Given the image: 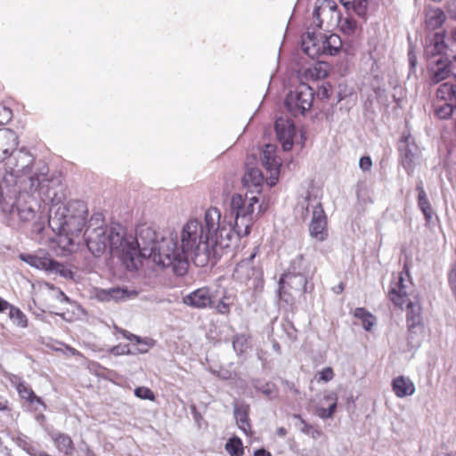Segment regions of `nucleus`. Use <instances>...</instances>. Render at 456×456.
<instances>
[{"label":"nucleus","instance_id":"f257e3e1","mask_svg":"<svg viewBox=\"0 0 456 456\" xmlns=\"http://www.w3.org/2000/svg\"><path fill=\"white\" fill-rule=\"evenodd\" d=\"M208 240L202 221L191 217L183 224L179 235L175 231L160 234L154 230V238L148 245L151 254L146 258L164 268L172 267L175 273L182 276L187 272L189 259L197 266L216 262L218 258Z\"/></svg>","mask_w":456,"mask_h":456},{"label":"nucleus","instance_id":"f03ea898","mask_svg":"<svg viewBox=\"0 0 456 456\" xmlns=\"http://www.w3.org/2000/svg\"><path fill=\"white\" fill-rule=\"evenodd\" d=\"M22 183L24 190L28 185L30 191H38L43 200L51 203L49 224L57 232L62 248L77 245L88 214L86 204L77 200L64 204L65 188L54 173H34Z\"/></svg>","mask_w":456,"mask_h":456},{"label":"nucleus","instance_id":"7ed1b4c3","mask_svg":"<svg viewBox=\"0 0 456 456\" xmlns=\"http://www.w3.org/2000/svg\"><path fill=\"white\" fill-rule=\"evenodd\" d=\"M88 250L94 256H102L107 249L132 266L140 257L151 254L148 248L154 238V229L147 224H139L135 235L127 234L123 226L114 224L107 227L102 213H94L84 233Z\"/></svg>","mask_w":456,"mask_h":456},{"label":"nucleus","instance_id":"20e7f679","mask_svg":"<svg viewBox=\"0 0 456 456\" xmlns=\"http://www.w3.org/2000/svg\"><path fill=\"white\" fill-rule=\"evenodd\" d=\"M0 173V212L10 225L18 216L21 222L32 221L39 209V205L31 192L20 191L16 186L7 185L8 176L13 178V173Z\"/></svg>","mask_w":456,"mask_h":456},{"label":"nucleus","instance_id":"39448f33","mask_svg":"<svg viewBox=\"0 0 456 456\" xmlns=\"http://www.w3.org/2000/svg\"><path fill=\"white\" fill-rule=\"evenodd\" d=\"M265 210L266 207L260 202L258 197L233 194L226 214L235 228L236 237L248 236L255 221Z\"/></svg>","mask_w":456,"mask_h":456},{"label":"nucleus","instance_id":"423d86ee","mask_svg":"<svg viewBox=\"0 0 456 456\" xmlns=\"http://www.w3.org/2000/svg\"><path fill=\"white\" fill-rule=\"evenodd\" d=\"M202 223L207 238L209 239L208 243L214 248L217 258H220L224 251L230 247L232 239L235 238V228L227 214L222 216L217 208H208L204 213Z\"/></svg>","mask_w":456,"mask_h":456},{"label":"nucleus","instance_id":"0eeeda50","mask_svg":"<svg viewBox=\"0 0 456 456\" xmlns=\"http://www.w3.org/2000/svg\"><path fill=\"white\" fill-rule=\"evenodd\" d=\"M321 188L311 184L306 195L297 203L296 211L305 219L312 210V219L309 224V232L312 238L318 241H323L328 237L327 220L321 203Z\"/></svg>","mask_w":456,"mask_h":456},{"label":"nucleus","instance_id":"6e6552de","mask_svg":"<svg viewBox=\"0 0 456 456\" xmlns=\"http://www.w3.org/2000/svg\"><path fill=\"white\" fill-rule=\"evenodd\" d=\"M414 292V284L410 274V268L408 264L405 263L402 272L393 274L388 289V297L395 306L403 308L411 297L415 298Z\"/></svg>","mask_w":456,"mask_h":456},{"label":"nucleus","instance_id":"1a4fd4ad","mask_svg":"<svg viewBox=\"0 0 456 456\" xmlns=\"http://www.w3.org/2000/svg\"><path fill=\"white\" fill-rule=\"evenodd\" d=\"M256 255V248L236 265L232 273L236 282L255 290L263 287L262 271L254 263Z\"/></svg>","mask_w":456,"mask_h":456},{"label":"nucleus","instance_id":"9d476101","mask_svg":"<svg viewBox=\"0 0 456 456\" xmlns=\"http://www.w3.org/2000/svg\"><path fill=\"white\" fill-rule=\"evenodd\" d=\"M314 98L313 88L305 83H302L295 91L287 95L285 106L293 116L304 115L313 106Z\"/></svg>","mask_w":456,"mask_h":456},{"label":"nucleus","instance_id":"9b49d317","mask_svg":"<svg viewBox=\"0 0 456 456\" xmlns=\"http://www.w3.org/2000/svg\"><path fill=\"white\" fill-rule=\"evenodd\" d=\"M315 269H312L310 264L305 263L304 256H297L290 263V271L281 279L289 284L298 285V289L308 291V281L314 276Z\"/></svg>","mask_w":456,"mask_h":456},{"label":"nucleus","instance_id":"f8f14e48","mask_svg":"<svg viewBox=\"0 0 456 456\" xmlns=\"http://www.w3.org/2000/svg\"><path fill=\"white\" fill-rule=\"evenodd\" d=\"M339 15L340 11L334 0H317L314 18L317 20L318 28L334 26L339 21Z\"/></svg>","mask_w":456,"mask_h":456},{"label":"nucleus","instance_id":"ddd939ff","mask_svg":"<svg viewBox=\"0 0 456 456\" xmlns=\"http://www.w3.org/2000/svg\"><path fill=\"white\" fill-rule=\"evenodd\" d=\"M19 258L28 265L47 272L59 273L62 276L67 275V270L58 262L53 260L46 254H25L21 253Z\"/></svg>","mask_w":456,"mask_h":456},{"label":"nucleus","instance_id":"4468645a","mask_svg":"<svg viewBox=\"0 0 456 456\" xmlns=\"http://www.w3.org/2000/svg\"><path fill=\"white\" fill-rule=\"evenodd\" d=\"M137 295L138 292L136 290L121 287H112L110 289L96 288L94 290V297L100 302H125L135 298Z\"/></svg>","mask_w":456,"mask_h":456},{"label":"nucleus","instance_id":"2eb2a0df","mask_svg":"<svg viewBox=\"0 0 456 456\" xmlns=\"http://www.w3.org/2000/svg\"><path fill=\"white\" fill-rule=\"evenodd\" d=\"M275 133L283 151H289L294 144L296 135V127L292 120L284 118H279L275 121Z\"/></svg>","mask_w":456,"mask_h":456},{"label":"nucleus","instance_id":"dca6fc26","mask_svg":"<svg viewBox=\"0 0 456 456\" xmlns=\"http://www.w3.org/2000/svg\"><path fill=\"white\" fill-rule=\"evenodd\" d=\"M401 146L399 147L401 163L404 169H411L420 160V151L419 147L411 142L410 137H405L401 141Z\"/></svg>","mask_w":456,"mask_h":456},{"label":"nucleus","instance_id":"f3484780","mask_svg":"<svg viewBox=\"0 0 456 456\" xmlns=\"http://www.w3.org/2000/svg\"><path fill=\"white\" fill-rule=\"evenodd\" d=\"M414 300L410 299L404 306H406V316H407V324L410 333V338H412V334L418 331H422L421 326V305L417 296Z\"/></svg>","mask_w":456,"mask_h":456},{"label":"nucleus","instance_id":"a211bd4d","mask_svg":"<svg viewBox=\"0 0 456 456\" xmlns=\"http://www.w3.org/2000/svg\"><path fill=\"white\" fill-rule=\"evenodd\" d=\"M183 303L193 308H207L213 303V294L209 288L202 287L183 297Z\"/></svg>","mask_w":456,"mask_h":456},{"label":"nucleus","instance_id":"6ab92c4d","mask_svg":"<svg viewBox=\"0 0 456 456\" xmlns=\"http://www.w3.org/2000/svg\"><path fill=\"white\" fill-rule=\"evenodd\" d=\"M18 136L11 129L0 130V162L8 159L13 154L18 146Z\"/></svg>","mask_w":456,"mask_h":456},{"label":"nucleus","instance_id":"aec40b11","mask_svg":"<svg viewBox=\"0 0 456 456\" xmlns=\"http://www.w3.org/2000/svg\"><path fill=\"white\" fill-rule=\"evenodd\" d=\"M34 164V157L26 151H18L6 163V171H29Z\"/></svg>","mask_w":456,"mask_h":456},{"label":"nucleus","instance_id":"412c9836","mask_svg":"<svg viewBox=\"0 0 456 456\" xmlns=\"http://www.w3.org/2000/svg\"><path fill=\"white\" fill-rule=\"evenodd\" d=\"M430 80L433 84H438L451 77L450 58L441 56L436 59L429 69Z\"/></svg>","mask_w":456,"mask_h":456},{"label":"nucleus","instance_id":"4be33fe9","mask_svg":"<svg viewBox=\"0 0 456 456\" xmlns=\"http://www.w3.org/2000/svg\"><path fill=\"white\" fill-rule=\"evenodd\" d=\"M322 36L307 32L302 37V50L312 59L318 58L323 53Z\"/></svg>","mask_w":456,"mask_h":456},{"label":"nucleus","instance_id":"5701e85b","mask_svg":"<svg viewBox=\"0 0 456 456\" xmlns=\"http://www.w3.org/2000/svg\"><path fill=\"white\" fill-rule=\"evenodd\" d=\"M10 381L16 387V390L21 399L26 400L30 404L40 405L43 407V409L46 408V405L43 400L37 396L31 389V387L24 381H22L20 377L12 376L10 379Z\"/></svg>","mask_w":456,"mask_h":456},{"label":"nucleus","instance_id":"b1692460","mask_svg":"<svg viewBox=\"0 0 456 456\" xmlns=\"http://www.w3.org/2000/svg\"><path fill=\"white\" fill-rule=\"evenodd\" d=\"M262 166L266 171H280L282 165L281 159L277 155V146L265 144L261 151Z\"/></svg>","mask_w":456,"mask_h":456},{"label":"nucleus","instance_id":"393cba45","mask_svg":"<svg viewBox=\"0 0 456 456\" xmlns=\"http://www.w3.org/2000/svg\"><path fill=\"white\" fill-rule=\"evenodd\" d=\"M446 20L444 12L433 6H428L425 9V25L428 29L436 30L441 28Z\"/></svg>","mask_w":456,"mask_h":456},{"label":"nucleus","instance_id":"a878e982","mask_svg":"<svg viewBox=\"0 0 456 456\" xmlns=\"http://www.w3.org/2000/svg\"><path fill=\"white\" fill-rule=\"evenodd\" d=\"M392 389L397 397L403 398L415 393V385L409 378L399 376L393 379Z\"/></svg>","mask_w":456,"mask_h":456},{"label":"nucleus","instance_id":"bb28decb","mask_svg":"<svg viewBox=\"0 0 456 456\" xmlns=\"http://www.w3.org/2000/svg\"><path fill=\"white\" fill-rule=\"evenodd\" d=\"M328 74V63L324 61H318L309 68L305 69L301 73V77L306 81H315L325 78Z\"/></svg>","mask_w":456,"mask_h":456},{"label":"nucleus","instance_id":"cd10ccee","mask_svg":"<svg viewBox=\"0 0 456 456\" xmlns=\"http://www.w3.org/2000/svg\"><path fill=\"white\" fill-rule=\"evenodd\" d=\"M265 183L264 173H244L242 183L250 193H260Z\"/></svg>","mask_w":456,"mask_h":456},{"label":"nucleus","instance_id":"c85d7f7f","mask_svg":"<svg viewBox=\"0 0 456 456\" xmlns=\"http://www.w3.org/2000/svg\"><path fill=\"white\" fill-rule=\"evenodd\" d=\"M444 32L436 33L432 43L428 46L427 52L432 57L446 56L447 45L444 42Z\"/></svg>","mask_w":456,"mask_h":456},{"label":"nucleus","instance_id":"c756f323","mask_svg":"<svg viewBox=\"0 0 456 456\" xmlns=\"http://www.w3.org/2000/svg\"><path fill=\"white\" fill-rule=\"evenodd\" d=\"M418 194V205L422 213L425 216L427 221H430L433 216L432 208L428 200L427 193L424 190L423 183L421 182L417 184Z\"/></svg>","mask_w":456,"mask_h":456},{"label":"nucleus","instance_id":"7c9ffc66","mask_svg":"<svg viewBox=\"0 0 456 456\" xmlns=\"http://www.w3.org/2000/svg\"><path fill=\"white\" fill-rule=\"evenodd\" d=\"M323 53L322 54L335 55L338 53L342 46L340 37L336 34H331L329 37L322 36Z\"/></svg>","mask_w":456,"mask_h":456},{"label":"nucleus","instance_id":"2f4dec72","mask_svg":"<svg viewBox=\"0 0 456 456\" xmlns=\"http://www.w3.org/2000/svg\"><path fill=\"white\" fill-rule=\"evenodd\" d=\"M115 329L123 334L125 338L129 339L130 341H135L136 344L140 346V347L137 349V351L141 354H145L148 352L149 348L152 347L154 346V341L151 338H142L136 335L131 334L126 330H120L118 327H115Z\"/></svg>","mask_w":456,"mask_h":456},{"label":"nucleus","instance_id":"473e14b6","mask_svg":"<svg viewBox=\"0 0 456 456\" xmlns=\"http://www.w3.org/2000/svg\"><path fill=\"white\" fill-rule=\"evenodd\" d=\"M52 438L60 452H64L65 454L72 452L73 443L69 436L63 433H56L52 435Z\"/></svg>","mask_w":456,"mask_h":456},{"label":"nucleus","instance_id":"72a5a7b5","mask_svg":"<svg viewBox=\"0 0 456 456\" xmlns=\"http://www.w3.org/2000/svg\"><path fill=\"white\" fill-rule=\"evenodd\" d=\"M335 25L338 26L340 31L347 36L354 35L357 30L356 20L349 16L341 18V14H340L339 21L336 22Z\"/></svg>","mask_w":456,"mask_h":456},{"label":"nucleus","instance_id":"f704fd0d","mask_svg":"<svg viewBox=\"0 0 456 456\" xmlns=\"http://www.w3.org/2000/svg\"><path fill=\"white\" fill-rule=\"evenodd\" d=\"M39 288L42 291L48 293L51 297L55 298L59 302L69 301V297L63 293V291L54 287L53 284L43 282L39 284Z\"/></svg>","mask_w":456,"mask_h":456},{"label":"nucleus","instance_id":"c9c22d12","mask_svg":"<svg viewBox=\"0 0 456 456\" xmlns=\"http://www.w3.org/2000/svg\"><path fill=\"white\" fill-rule=\"evenodd\" d=\"M224 447L230 456H242L244 454L242 442L237 436L231 437Z\"/></svg>","mask_w":456,"mask_h":456},{"label":"nucleus","instance_id":"e433bc0d","mask_svg":"<svg viewBox=\"0 0 456 456\" xmlns=\"http://www.w3.org/2000/svg\"><path fill=\"white\" fill-rule=\"evenodd\" d=\"M355 318L362 321V327L365 330L370 331L374 325V316L364 308L358 307L354 314Z\"/></svg>","mask_w":456,"mask_h":456},{"label":"nucleus","instance_id":"4c0bfd02","mask_svg":"<svg viewBox=\"0 0 456 456\" xmlns=\"http://www.w3.org/2000/svg\"><path fill=\"white\" fill-rule=\"evenodd\" d=\"M9 318L16 326L20 328L28 327V318L25 314L18 307L12 305L10 306Z\"/></svg>","mask_w":456,"mask_h":456},{"label":"nucleus","instance_id":"58836bf2","mask_svg":"<svg viewBox=\"0 0 456 456\" xmlns=\"http://www.w3.org/2000/svg\"><path fill=\"white\" fill-rule=\"evenodd\" d=\"M234 416L239 428L242 430L244 434L248 435L250 432V424L247 411L245 410L235 408Z\"/></svg>","mask_w":456,"mask_h":456},{"label":"nucleus","instance_id":"ea45409f","mask_svg":"<svg viewBox=\"0 0 456 456\" xmlns=\"http://www.w3.org/2000/svg\"><path fill=\"white\" fill-rule=\"evenodd\" d=\"M456 108L451 102H444L442 105H436L435 115L440 119L450 118Z\"/></svg>","mask_w":456,"mask_h":456},{"label":"nucleus","instance_id":"a19ab883","mask_svg":"<svg viewBox=\"0 0 456 456\" xmlns=\"http://www.w3.org/2000/svg\"><path fill=\"white\" fill-rule=\"evenodd\" d=\"M232 346L235 352L238 354H243L248 347V338L244 334L234 336Z\"/></svg>","mask_w":456,"mask_h":456},{"label":"nucleus","instance_id":"79ce46f5","mask_svg":"<svg viewBox=\"0 0 456 456\" xmlns=\"http://www.w3.org/2000/svg\"><path fill=\"white\" fill-rule=\"evenodd\" d=\"M329 400H332L333 403L329 406V408H319L317 410V414L322 419H330L333 416L336 408H337V397L336 395H329L326 397Z\"/></svg>","mask_w":456,"mask_h":456},{"label":"nucleus","instance_id":"37998d69","mask_svg":"<svg viewBox=\"0 0 456 456\" xmlns=\"http://www.w3.org/2000/svg\"><path fill=\"white\" fill-rule=\"evenodd\" d=\"M255 388L270 398L276 395L275 386L272 383H256Z\"/></svg>","mask_w":456,"mask_h":456},{"label":"nucleus","instance_id":"c03bdc74","mask_svg":"<svg viewBox=\"0 0 456 456\" xmlns=\"http://www.w3.org/2000/svg\"><path fill=\"white\" fill-rule=\"evenodd\" d=\"M134 395L140 399L150 401L155 400L154 393L149 387H138L134 389Z\"/></svg>","mask_w":456,"mask_h":456},{"label":"nucleus","instance_id":"a18cd8bd","mask_svg":"<svg viewBox=\"0 0 456 456\" xmlns=\"http://www.w3.org/2000/svg\"><path fill=\"white\" fill-rule=\"evenodd\" d=\"M368 0H353L349 1V8L354 10L359 15H363L366 12Z\"/></svg>","mask_w":456,"mask_h":456},{"label":"nucleus","instance_id":"49530a36","mask_svg":"<svg viewBox=\"0 0 456 456\" xmlns=\"http://www.w3.org/2000/svg\"><path fill=\"white\" fill-rule=\"evenodd\" d=\"M295 418H297L300 419L301 424H302V428H300V430L303 433H305L308 436H311L314 438H316L320 436V432L316 428H314L312 425L306 423L299 415H295Z\"/></svg>","mask_w":456,"mask_h":456},{"label":"nucleus","instance_id":"de8ad7c7","mask_svg":"<svg viewBox=\"0 0 456 456\" xmlns=\"http://www.w3.org/2000/svg\"><path fill=\"white\" fill-rule=\"evenodd\" d=\"M12 118V111L10 108L0 103V126L7 124Z\"/></svg>","mask_w":456,"mask_h":456},{"label":"nucleus","instance_id":"09e8293b","mask_svg":"<svg viewBox=\"0 0 456 456\" xmlns=\"http://www.w3.org/2000/svg\"><path fill=\"white\" fill-rule=\"evenodd\" d=\"M334 371L332 368L326 367L318 373V381L329 382L334 379Z\"/></svg>","mask_w":456,"mask_h":456},{"label":"nucleus","instance_id":"8fccbe9b","mask_svg":"<svg viewBox=\"0 0 456 456\" xmlns=\"http://www.w3.org/2000/svg\"><path fill=\"white\" fill-rule=\"evenodd\" d=\"M330 89L331 87L329 84L321 86L317 90V97L322 100L329 99L330 96Z\"/></svg>","mask_w":456,"mask_h":456},{"label":"nucleus","instance_id":"3c124183","mask_svg":"<svg viewBox=\"0 0 456 456\" xmlns=\"http://www.w3.org/2000/svg\"><path fill=\"white\" fill-rule=\"evenodd\" d=\"M231 304L226 302V297H224L216 305V310L221 314H226L230 312Z\"/></svg>","mask_w":456,"mask_h":456},{"label":"nucleus","instance_id":"603ef678","mask_svg":"<svg viewBox=\"0 0 456 456\" xmlns=\"http://www.w3.org/2000/svg\"><path fill=\"white\" fill-rule=\"evenodd\" d=\"M110 352H111V354H113L115 355H122V354H129L130 349L127 345H124V346L119 345V346H113L110 349Z\"/></svg>","mask_w":456,"mask_h":456},{"label":"nucleus","instance_id":"864d4df0","mask_svg":"<svg viewBox=\"0 0 456 456\" xmlns=\"http://www.w3.org/2000/svg\"><path fill=\"white\" fill-rule=\"evenodd\" d=\"M359 166L362 171H369L372 167L371 159L369 156L362 157L359 161Z\"/></svg>","mask_w":456,"mask_h":456},{"label":"nucleus","instance_id":"5fc2aeb1","mask_svg":"<svg viewBox=\"0 0 456 456\" xmlns=\"http://www.w3.org/2000/svg\"><path fill=\"white\" fill-rule=\"evenodd\" d=\"M448 282L450 289L452 290V293H456V270L452 269L448 273Z\"/></svg>","mask_w":456,"mask_h":456},{"label":"nucleus","instance_id":"6e6d98bb","mask_svg":"<svg viewBox=\"0 0 456 456\" xmlns=\"http://www.w3.org/2000/svg\"><path fill=\"white\" fill-rule=\"evenodd\" d=\"M256 162H257L256 155H255V154H248V157H247V160H246V166L248 167H247L248 168L247 171H254L255 170V167H251V166H256Z\"/></svg>","mask_w":456,"mask_h":456},{"label":"nucleus","instance_id":"4d7b16f0","mask_svg":"<svg viewBox=\"0 0 456 456\" xmlns=\"http://www.w3.org/2000/svg\"><path fill=\"white\" fill-rule=\"evenodd\" d=\"M280 173H270V176H265V182L269 187L274 186L279 180Z\"/></svg>","mask_w":456,"mask_h":456},{"label":"nucleus","instance_id":"13d9d810","mask_svg":"<svg viewBox=\"0 0 456 456\" xmlns=\"http://www.w3.org/2000/svg\"><path fill=\"white\" fill-rule=\"evenodd\" d=\"M22 448L31 456H37V450L30 444L24 442Z\"/></svg>","mask_w":456,"mask_h":456},{"label":"nucleus","instance_id":"bf43d9fd","mask_svg":"<svg viewBox=\"0 0 456 456\" xmlns=\"http://www.w3.org/2000/svg\"><path fill=\"white\" fill-rule=\"evenodd\" d=\"M450 74L456 79V55L450 58Z\"/></svg>","mask_w":456,"mask_h":456},{"label":"nucleus","instance_id":"052dcab7","mask_svg":"<svg viewBox=\"0 0 456 456\" xmlns=\"http://www.w3.org/2000/svg\"><path fill=\"white\" fill-rule=\"evenodd\" d=\"M254 456H272V454L264 448H260L255 451Z\"/></svg>","mask_w":456,"mask_h":456},{"label":"nucleus","instance_id":"680f3d73","mask_svg":"<svg viewBox=\"0 0 456 456\" xmlns=\"http://www.w3.org/2000/svg\"><path fill=\"white\" fill-rule=\"evenodd\" d=\"M10 306H12L10 305L7 301L4 300L2 297H0V313L4 312L6 309L10 310Z\"/></svg>","mask_w":456,"mask_h":456},{"label":"nucleus","instance_id":"e2e57ef3","mask_svg":"<svg viewBox=\"0 0 456 456\" xmlns=\"http://www.w3.org/2000/svg\"><path fill=\"white\" fill-rule=\"evenodd\" d=\"M7 408V401L0 396V411H4Z\"/></svg>","mask_w":456,"mask_h":456},{"label":"nucleus","instance_id":"0e129e2a","mask_svg":"<svg viewBox=\"0 0 456 456\" xmlns=\"http://www.w3.org/2000/svg\"><path fill=\"white\" fill-rule=\"evenodd\" d=\"M276 434L279 436H285L287 435V430H286V428L281 427V428H277Z\"/></svg>","mask_w":456,"mask_h":456},{"label":"nucleus","instance_id":"69168bd1","mask_svg":"<svg viewBox=\"0 0 456 456\" xmlns=\"http://www.w3.org/2000/svg\"><path fill=\"white\" fill-rule=\"evenodd\" d=\"M67 350L69 352V354L71 355H78L79 354V352L73 347H67Z\"/></svg>","mask_w":456,"mask_h":456},{"label":"nucleus","instance_id":"338daca9","mask_svg":"<svg viewBox=\"0 0 456 456\" xmlns=\"http://www.w3.org/2000/svg\"><path fill=\"white\" fill-rule=\"evenodd\" d=\"M273 349H274L275 351H277V352H279V351H280V346H279V344H278L277 342H274V343L273 344Z\"/></svg>","mask_w":456,"mask_h":456},{"label":"nucleus","instance_id":"774afa93","mask_svg":"<svg viewBox=\"0 0 456 456\" xmlns=\"http://www.w3.org/2000/svg\"><path fill=\"white\" fill-rule=\"evenodd\" d=\"M37 456H50V455L45 452H37Z\"/></svg>","mask_w":456,"mask_h":456}]
</instances>
